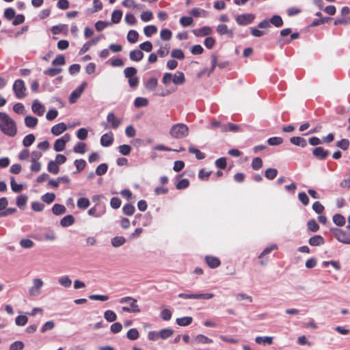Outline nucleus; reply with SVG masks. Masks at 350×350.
I'll return each mask as SVG.
<instances>
[{
  "label": "nucleus",
  "instance_id": "nucleus-14",
  "mask_svg": "<svg viewBox=\"0 0 350 350\" xmlns=\"http://www.w3.org/2000/svg\"><path fill=\"white\" fill-rule=\"evenodd\" d=\"M213 32L211 27L208 26H204L200 29H194L193 34L197 37H202L211 35Z\"/></svg>",
  "mask_w": 350,
  "mask_h": 350
},
{
  "label": "nucleus",
  "instance_id": "nucleus-33",
  "mask_svg": "<svg viewBox=\"0 0 350 350\" xmlns=\"http://www.w3.org/2000/svg\"><path fill=\"white\" fill-rule=\"evenodd\" d=\"M58 282L62 286L65 288H69L72 284L71 279L67 275L59 278Z\"/></svg>",
  "mask_w": 350,
  "mask_h": 350
},
{
  "label": "nucleus",
  "instance_id": "nucleus-23",
  "mask_svg": "<svg viewBox=\"0 0 350 350\" xmlns=\"http://www.w3.org/2000/svg\"><path fill=\"white\" fill-rule=\"evenodd\" d=\"M313 154L319 159H323L328 155V151L325 150L322 147H317L314 149Z\"/></svg>",
  "mask_w": 350,
  "mask_h": 350
},
{
  "label": "nucleus",
  "instance_id": "nucleus-29",
  "mask_svg": "<svg viewBox=\"0 0 350 350\" xmlns=\"http://www.w3.org/2000/svg\"><path fill=\"white\" fill-rule=\"evenodd\" d=\"M290 141L293 144L302 148L305 147L307 144L306 139L301 137H293Z\"/></svg>",
  "mask_w": 350,
  "mask_h": 350
},
{
  "label": "nucleus",
  "instance_id": "nucleus-21",
  "mask_svg": "<svg viewBox=\"0 0 350 350\" xmlns=\"http://www.w3.org/2000/svg\"><path fill=\"white\" fill-rule=\"evenodd\" d=\"M193 341L198 344H210L213 342V340L211 338H208L207 336L203 334H198Z\"/></svg>",
  "mask_w": 350,
  "mask_h": 350
},
{
  "label": "nucleus",
  "instance_id": "nucleus-51",
  "mask_svg": "<svg viewBox=\"0 0 350 350\" xmlns=\"http://www.w3.org/2000/svg\"><path fill=\"white\" fill-rule=\"evenodd\" d=\"M85 144L83 142H78L73 148V150L76 153L84 154L85 152Z\"/></svg>",
  "mask_w": 350,
  "mask_h": 350
},
{
  "label": "nucleus",
  "instance_id": "nucleus-6",
  "mask_svg": "<svg viewBox=\"0 0 350 350\" xmlns=\"http://www.w3.org/2000/svg\"><path fill=\"white\" fill-rule=\"evenodd\" d=\"M42 153L39 150H33L30 154V170L33 172L38 173L42 168V163L40 162Z\"/></svg>",
  "mask_w": 350,
  "mask_h": 350
},
{
  "label": "nucleus",
  "instance_id": "nucleus-28",
  "mask_svg": "<svg viewBox=\"0 0 350 350\" xmlns=\"http://www.w3.org/2000/svg\"><path fill=\"white\" fill-rule=\"evenodd\" d=\"M173 334L174 331L170 328H165L159 332V338L164 340L170 338Z\"/></svg>",
  "mask_w": 350,
  "mask_h": 350
},
{
  "label": "nucleus",
  "instance_id": "nucleus-64",
  "mask_svg": "<svg viewBox=\"0 0 350 350\" xmlns=\"http://www.w3.org/2000/svg\"><path fill=\"white\" fill-rule=\"evenodd\" d=\"M110 23L107 21H98L95 24V28L98 31H102L109 26Z\"/></svg>",
  "mask_w": 350,
  "mask_h": 350
},
{
  "label": "nucleus",
  "instance_id": "nucleus-58",
  "mask_svg": "<svg viewBox=\"0 0 350 350\" xmlns=\"http://www.w3.org/2000/svg\"><path fill=\"white\" fill-rule=\"evenodd\" d=\"M108 169V166L106 163L100 164L96 169V174L98 176H102L105 174Z\"/></svg>",
  "mask_w": 350,
  "mask_h": 350
},
{
  "label": "nucleus",
  "instance_id": "nucleus-55",
  "mask_svg": "<svg viewBox=\"0 0 350 350\" xmlns=\"http://www.w3.org/2000/svg\"><path fill=\"white\" fill-rule=\"evenodd\" d=\"M236 299L238 301H246L248 303H252L253 301L252 297L250 295L243 293H238Z\"/></svg>",
  "mask_w": 350,
  "mask_h": 350
},
{
  "label": "nucleus",
  "instance_id": "nucleus-12",
  "mask_svg": "<svg viewBox=\"0 0 350 350\" xmlns=\"http://www.w3.org/2000/svg\"><path fill=\"white\" fill-rule=\"evenodd\" d=\"M255 15L253 14H243L238 15L235 20L240 25H247L253 22Z\"/></svg>",
  "mask_w": 350,
  "mask_h": 350
},
{
  "label": "nucleus",
  "instance_id": "nucleus-61",
  "mask_svg": "<svg viewBox=\"0 0 350 350\" xmlns=\"http://www.w3.org/2000/svg\"><path fill=\"white\" fill-rule=\"evenodd\" d=\"M153 18V14L151 11H145L143 12L141 14V19L144 22H148L151 21Z\"/></svg>",
  "mask_w": 350,
  "mask_h": 350
},
{
  "label": "nucleus",
  "instance_id": "nucleus-1",
  "mask_svg": "<svg viewBox=\"0 0 350 350\" xmlns=\"http://www.w3.org/2000/svg\"><path fill=\"white\" fill-rule=\"evenodd\" d=\"M0 130L9 137H14L17 133L15 121L4 112H0Z\"/></svg>",
  "mask_w": 350,
  "mask_h": 350
},
{
  "label": "nucleus",
  "instance_id": "nucleus-25",
  "mask_svg": "<svg viewBox=\"0 0 350 350\" xmlns=\"http://www.w3.org/2000/svg\"><path fill=\"white\" fill-rule=\"evenodd\" d=\"M75 222V218L71 215H68L65 217H64L61 221L60 224L63 227H68L71 225H72Z\"/></svg>",
  "mask_w": 350,
  "mask_h": 350
},
{
  "label": "nucleus",
  "instance_id": "nucleus-3",
  "mask_svg": "<svg viewBox=\"0 0 350 350\" xmlns=\"http://www.w3.org/2000/svg\"><path fill=\"white\" fill-rule=\"evenodd\" d=\"M188 126L183 123L175 124L170 129V135L174 139H183L189 135Z\"/></svg>",
  "mask_w": 350,
  "mask_h": 350
},
{
  "label": "nucleus",
  "instance_id": "nucleus-24",
  "mask_svg": "<svg viewBox=\"0 0 350 350\" xmlns=\"http://www.w3.org/2000/svg\"><path fill=\"white\" fill-rule=\"evenodd\" d=\"M192 321H193V318L191 317H183L177 318L176 319V323L179 326H183V327L187 326V325H190L192 323Z\"/></svg>",
  "mask_w": 350,
  "mask_h": 350
},
{
  "label": "nucleus",
  "instance_id": "nucleus-10",
  "mask_svg": "<svg viewBox=\"0 0 350 350\" xmlns=\"http://www.w3.org/2000/svg\"><path fill=\"white\" fill-rule=\"evenodd\" d=\"M334 237L340 243L350 245V234L341 230L335 229L334 230Z\"/></svg>",
  "mask_w": 350,
  "mask_h": 350
},
{
  "label": "nucleus",
  "instance_id": "nucleus-31",
  "mask_svg": "<svg viewBox=\"0 0 350 350\" xmlns=\"http://www.w3.org/2000/svg\"><path fill=\"white\" fill-rule=\"evenodd\" d=\"M189 13L194 17H206L207 16V12L206 10L198 8L191 10Z\"/></svg>",
  "mask_w": 350,
  "mask_h": 350
},
{
  "label": "nucleus",
  "instance_id": "nucleus-20",
  "mask_svg": "<svg viewBox=\"0 0 350 350\" xmlns=\"http://www.w3.org/2000/svg\"><path fill=\"white\" fill-rule=\"evenodd\" d=\"M158 85V80L154 77L148 79L145 83V88L149 91H153L156 89Z\"/></svg>",
  "mask_w": 350,
  "mask_h": 350
},
{
  "label": "nucleus",
  "instance_id": "nucleus-54",
  "mask_svg": "<svg viewBox=\"0 0 350 350\" xmlns=\"http://www.w3.org/2000/svg\"><path fill=\"white\" fill-rule=\"evenodd\" d=\"M126 336L129 339L134 340L139 338V332L135 328L130 329L126 334Z\"/></svg>",
  "mask_w": 350,
  "mask_h": 350
},
{
  "label": "nucleus",
  "instance_id": "nucleus-62",
  "mask_svg": "<svg viewBox=\"0 0 350 350\" xmlns=\"http://www.w3.org/2000/svg\"><path fill=\"white\" fill-rule=\"evenodd\" d=\"M55 327V323L53 321L46 322L41 328V332L44 333L46 331L51 330Z\"/></svg>",
  "mask_w": 350,
  "mask_h": 350
},
{
  "label": "nucleus",
  "instance_id": "nucleus-13",
  "mask_svg": "<svg viewBox=\"0 0 350 350\" xmlns=\"http://www.w3.org/2000/svg\"><path fill=\"white\" fill-rule=\"evenodd\" d=\"M107 120L111 124V128L117 129L122 123L120 119L118 118L113 113H109L107 114Z\"/></svg>",
  "mask_w": 350,
  "mask_h": 350
},
{
  "label": "nucleus",
  "instance_id": "nucleus-36",
  "mask_svg": "<svg viewBox=\"0 0 350 350\" xmlns=\"http://www.w3.org/2000/svg\"><path fill=\"white\" fill-rule=\"evenodd\" d=\"M36 140V137L33 134H29L26 135L23 139V145L25 147H29L32 145Z\"/></svg>",
  "mask_w": 350,
  "mask_h": 350
},
{
  "label": "nucleus",
  "instance_id": "nucleus-39",
  "mask_svg": "<svg viewBox=\"0 0 350 350\" xmlns=\"http://www.w3.org/2000/svg\"><path fill=\"white\" fill-rule=\"evenodd\" d=\"M139 34L135 30H130L127 34V40L130 43H135L138 40Z\"/></svg>",
  "mask_w": 350,
  "mask_h": 350
},
{
  "label": "nucleus",
  "instance_id": "nucleus-41",
  "mask_svg": "<svg viewBox=\"0 0 350 350\" xmlns=\"http://www.w3.org/2000/svg\"><path fill=\"white\" fill-rule=\"evenodd\" d=\"M269 22L276 27H280L283 25V21L279 15L273 16Z\"/></svg>",
  "mask_w": 350,
  "mask_h": 350
},
{
  "label": "nucleus",
  "instance_id": "nucleus-49",
  "mask_svg": "<svg viewBox=\"0 0 350 350\" xmlns=\"http://www.w3.org/2000/svg\"><path fill=\"white\" fill-rule=\"evenodd\" d=\"M122 16V12L120 10H114L111 14V21L113 23H118L120 21Z\"/></svg>",
  "mask_w": 350,
  "mask_h": 350
},
{
  "label": "nucleus",
  "instance_id": "nucleus-48",
  "mask_svg": "<svg viewBox=\"0 0 350 350\" xmlns=\"http://www.w3.org/2000/svg\"><path fill=\"white\" fill-rule=\"evenodd\" d=\"M47 170L49 172L57 174L59 172V168L55 161H50L48 163Z\"/></svg>",
  "mask_w": 350,
  "mask_h": 350
},
{
  "label": "nucleus",
  "instance_id": "nucleus-50",
  "mask_svg": "<svg viewBox=\"0 0 350 350\" xmlns=\"http://www.w3.org/2000/svg\"><path fill=\"white\" fill-rule=\"evenodd\" d=\"M171 56L175 59H183L185 57V54L181 49H173L172 51Z\"/></svg>",
  "mask_w": 350,
  "mask_h": 350
},
{
  "label": "nucleus",
  "instance_id": "nucleus-22",
  "mask_svg": "<svg viewBox=\"0 0 350 350\" xmlns=\"http://www.w3.org/2000/svg\"><path fill=\"white\" fill-rule=\"evenodd\" d=\"M130 59L132 61L139 62L144 57V53L140 50H133L130 52Z\"/></svg>",
  "mask_w": 350,
  "mask_h": 350
},
{
  "label": "nucleus",
  "instance_id": "nucleus-18",
  "mask_svg": "<svg viewBox=\"0 0 350 350\" xmlns=\"http://www.w3.org/2000/svg\"><path fill=\"white\" fill-rule=\"evenodd\" d=\"M66 129H67V126H66V124L64 122H61V123L54 125L51 128V133L54 135L58 136V135H61L62 133H63Z\"/></svg>",
  "mask_w": 350,
  "mask_h": 350
},
{
  "label": "nucleus",
  "instance_id": "nucleus-19",
  "mask_svg": "<svg viewBox=\"0 0 350 350\" xmlns=\"http://www.w3.org/2000/svg\"><path fill=\"white\" fill-rule=\"evenodd\" d=\"M273 336H257L255 338V342L257 344H262L264 345H270L273 344Z\"/></svg>",
  "mask_w": 350,
  "mask_h": 350
},
{
  "label": "nucleus",
  "instance_id": "nucleus-35",
  "mask_svg": "<svg viewBox=\"0 0 350 350\" xmlns=\"http://www.w3.org/2000/svg\"><path fill=\"white\" fill-rule=\"evenodd\" d=\"M53 214L56 215H62L66 213V208L64 205L59 204H55L52 208Z\"/></svg>",
  "mask_w": 350,
  "mask_h": 350
},
{
  "label": "nucleus",
  "instance_id": "nucleus-11",
  "mask_svg": "<svg viewBox=\"0 0 350 350\" xmlns=\"http://www.w3.org/2000/svg\"><path fill=\"white\" fill-rule=\"evenodd\" d=\"M70 140V135L69 134H65L61 138L55 140L54 143V150L56 152H61L64 150L66 144Z\"/></svg>",
  "mask_w": 350,
  "mask_h": 350
},
{
  "label": "nucleus",
  "instance_id": "nucleus-17",
  "mask_svg": "<svg viewBox=\"0 0 350 350\" xmlns=\"http://www.w3.org/2000/svg\"><path fill=\"white\" fill-rule=\"evenodd\" d=\"M31 109L33 112L39 116H42L44 112V107L38 100L33 102Z\"/></svg>",
  "mask_w": 350,
  "mask_h": 350
},
{
  "label": "nucleus",
  "instance_id": "nucleus-43",
  "mask_svg": "<svg viewBox=\"0 0 350 350\" xmlns=\"http://www.w3.org/2000/svg\"><path fill=\"white\" fill-rule=\"evenodd\" d=\"M333 221L336 225L342 226L345 224V218L340 214H336L333 217Z\"/></svg>",
  "mask_w": 350,
  "mask_h": 350
},
{
  "label": "nucleus",
  "instance_id": "nucleus-30",
  "mask_svg": "<svg viewBox=\"0 0 350 350\" xmlns=\"http://www.w3.org/2000/svg\"><path fill=\"white\" fill-rule=\"evenodd\" d=\"M239 130V126L237 124H234L232 123H228L225 125H223L221 127V131L222 132L232 131V132H237Z\"/></svg>",
  "mask_w": 350,
  "mask_h": 350
},
{
  "label": "nucleus",
  "instance_id": "nucleus-4",
  "mask_svg": "<svg viewBox=\"0 0 350 350\" xmlns=\"http://www.w3.org/2000/svg\"><path fill=\"white\" fill-rule=\"evenodd\" d=\"M120 304H127L129 306H123V312L128 313H139L141 310L137 304V300L132 297H124L119 299Z\"/></svg>",
  "mask_w": 350,
  "mask_h": 350
},
{
  "label": "nucleus",
  "instance_id": "nucleus-37",
  "mask_svg": "<svg viewBox=\"0 0 350 350\" xmlns=\"http://www.w3.org/2000/svg\"><path fill=\"white\" fill-rule=\"evenodd\" d=\"M104 318L108 322H113L117 319L116 314L111 310H107L104 312Z\"/></svg>",
  "mask_w": 350,
  "mask_h": 350
},
{
  "label": "nucleus",
  "instance_id": "nucleus-2",
  "mask_svg": "<svg viewBox=\"0 0 350 350\" xmlns=\"http://www.w3.org/2000/svg\"><path fill=\"white\" fill-rule=\"evenodd\" d=\"M185 82V75L180 71H176L174 74L166 72L163 75L162 78V83L165 85H168L171 83L176 85H183Z\"/></svg>",
  "mask_w": 350,
  "mask_h": 350
},
{
  "label": "nucleus",
  "instance_id": "nucleus-8",
  "mask_svg": "<svg viewBox=\"0 0 350 350\" xmlns=\"http://www.w3.org/2000/svg\"><path fill=\"white\" fill-rule=\"evenodd\" d=\"M13 90L18 98H23L26 96V88L25 83L21 79H17L13 84Z\"/></svg>",
  "mask_w": 350,
  "mask_h": 350
},
{
  "label": "nucleus",
  "instance_id": "nucleus-9",
  "mask_svg": "<svg viewBox=\"0 0 350 350\" xmlns=\"http://www.w3.org/2000/svg\"><path fill=\"white\" fill-rule=\"evenodd\" d=\"M88 83L85 81H84L78 88L74 90L68 98L69 103L71 104L75 103L77 101V100L81 97L83 92L84 91Z\"/></svg>",
  "mask_w": 350,
  "mask_h": 350
},
{
  "label": "nucleus",
  "instance_id": "nucleus-63",
  "mask_svg": "<svg viewBox=\"0 0 350 350\" xmlns=\"http://www.w3.org/2000/svg\"><path fill=\"white\" fill-rule=\"evenodd\" d=\"M267 142L270 146H278L283 142V139L280 137H273L269 138Z\"/></svg>",
  "mask_w": 350,
  "mask_h": 350
},
{
  "label": "nucleus",
  "instance_id": "nucleus-15",
  "mask_svg": "<svg viewBox=\"0 0 350 350\" xmlns=\"http://www.w3.org/2000/svg\"><path fill=\"white\" fill-rule=\"evenodd\" d=\"M113 142V135L112 133L103 134L100 137V144L103 147H108L112 144Z\"/></svg>",
  "mask_w": 350,
  "mask_h": 350
},
{
  "label": "nucleus",
  "instance_id": "nucleus-40",
  "mask_svg": "<svg viewBox=\"0 0 350 350\" xmlns=\"http://www.w3.org/2000/svg\"><path fill=\"white\" fill-rule=\"evenodd\" d=\"M62 72L61 68H50L44 70V74L50 77H54Z\"/></svg>",
  "mask_w": 350,
  "mask_h": 350
},
{
  "label": "nucleus",
  "instance_id": "nucleus-16",
  "mask_svg": "<svg viewBox=\"0 0 350 350\" xmlns=\"http://www.w3.org/2000/svg\"><path fill=\"white\" fill-rule=\"evenodd\" d=\"M216 30L220 36L226 35L229 37H232L233 36L232 29H229L227 25L224 24L218 25Z\"/></svg>",
  "mask_w": 350,
  "mask_h": 350
},
{
  "label": "nucleus",
  "instance_id": "nucleus-47",
  "mask_svg": "<svg viewBox=\"0 0 350 350\" xmlns=\"http://www.w3.org/2000/svg\"><path fill=\"white\" fill-rule=\"evenodd\" d=\"M157 28L154 25H148L144 29V34L148 37H150L152 35L157 33Z\"/></svg>",
  "mask_w": 350,
  "mask_h": 350
},
{
  "label": "nucleus",
  "instance_id": "nucleus-46",
  "mask_svg": "<svg viewBox=\"0 0 350 350\" xmlns=\"http://www.w3.org/2000/svg\"><path fill=\"white\" fill-rule=\"evenodd\" d=\"M20 245L24 249L32 248L34 245L33 241L29 239H22L19 243Z\"/></svg>",
  "mask_w": 350,
  "mask_h": 350
},
{
  "label": "nucleus",
  "instance_id": "nucleus-42",
  "mask_svg": "<svg viewBox=\"0 0 350 350\" xmlns=\"http://www.w3.org/2000/svg\"><path fill=\"white\" fill-rule=\"evenodd\" d=\"M77 206L79 208H87L90 205V202L87 198H81L77 200Z\"/></svg>",
  "mask_w": 350,
  "mask_h": 350
},
{
  "label": "nucleus",
  "instance_id": "nucleus-59",
  "mask_svg": "<svg viewBox=\"0 0 350 350\" xmlns=\"http://www.w3.org/2000/svg\"><path fill=\"white\" fill-rule=\"evenodd\" d=\"M189 151L190 153L194 154L198 159H202L205 157V154L196 148L189 147Z\"/></svg>",
  "mask_w": 350,
  "mask_h": 350
},
{
  "label": "nucleus",
  "instance_id": "nucleus-53",
  "mask_svg": "<svg viewBox=\"0 0 350 350\" xmlns=\"http://www.w3.org/2000/svg\"><path fill=\"white\" fill-rule=\"evenodd\" d=\"M10 185L12 190L16 193L21 191L23 189V187L21 184H18L16 183L14 177L11 178Z\"/></svg>",
  "mask_w": 350,
  "mask_h": 350
},
{
  "label": "nucleus",
  "instance_id": "nucleus-5",
  "mask_svg": "<svg viewBox=\"0 0 350 350\" xmlns=\"http://www.w3.org/2000/svg\"><path fill=\"white\" fill-rule=\"evenodd\" d=\"M44 282L40 278H34L31 280V286L28 289V294L31 297H37L42 292Z\"/></svg>",
  "mask_w": 350,
  "mask_h": 350
},
{
  "label": "nucleus",
  "instance_id": "nucleus-34",
  "mask_svg": "<svg viewBox=\"0 0 350 350\" xmlns=\"http://www.w3.org/2000/svg\"><path fill=\"white\" fill-rule=\"evenodd\" d=\"M38 119L33 116H26L25 118V125L29 128H33L35 127L38 124Z\"/></svg>",
  "mask_w": 350,
  "mask_h": 350
},
{
  "label": "nucleus",
  "instance_id": "nucleus-60",
  "mask_svg": "<svg viewBox=\"0 0 350 350\" xmlns=\"http://www.w3.org/2000/svg\"><path fill=\"white\" fill-rule=\"evenodd\" d=\"M55 199V195L53 193H47L42 196V200L47 204L53 202Z\"/></svg>",
  "mask_w": 350,
  "mask_h": 350
},
{
  "label": "nucleus",
  "instance_id": "nucleus-57",
  "mask_svg": "<svg viewBox=\"0 0 350 350\" xmlns=\"http://www.w3.org/2000/svg\"><path fill=\"white\" fill-rule=\"evenodd\" d=\"M172 31L167 29H162L160 33L161 38L165 41L170 40L172 38Z\"/></svg>",
  "mask_w": 350,
  "mask_h": 350
},
{
  "label": "nucleus",
  "instance_id": "nucleus-38",
  "mask_svg": "<svg viewBox=\"0 0 350 350\" xmlns=\"http://www.w3.org/2000/svg\"><path fill=\"white\" fill-rule=\"evenodd\" d=\"M125 242L126 239L123 237H115L111 240V245L115 247L122 245Z\"/></svg>",
  "mask_w": 350,
  "mask_h": 350
},
{
  "label": "nucleus",
  "instance_id": "nucleus-52",
  "mask_svg": "<svg viewBox=\"0 0 350 350\" xmlns=\"http://www.w3.org/2000/svg\"><path fill=\"white\" fill-rule=\"evenodd\" d=\"M28 321V318L25 315H18L15 319V323L18 326H24Z\"/></svg>",
  "mask_w": 350,
  "mask_h": 350
},
{
  "label": "nucleus",
  "instance_id": "nucleus-32",
  "mask_svg": "<svg viewBox=\"0 0 350 350\" xmlns=\"http://www.w3.org/2000/svg\"><path fill=\"white\" fill-rule=\"evenodd\" d=\"M148 105V100L144 97H137L134 100V105L137 108L146 107Z\"/></svg>",
  "mask_w": 350,
  "mask_h": 350
},
{
  "label": "nucleus",
  "instance_id": "nucleus-44",
  "mask_svg": "<svg viewBox=\"0 0 350 350\" xmlns=\"http://www.w3.org/2000/svg\"><path fill=\"white\" fill-rule=\"evenodd\" d=\"M28 198L25 195H20L16 198V205L20 208H23L27 202Z\"/></svg>",
  "mask_w": 350,
  "mask_h": 350
},
{
  "label": "nucleus",
  "instance_id": "nucleus-56",
  "mask_svg": "<svg viewBox=\"0 0 350 350\" xmlns=\"http://www.w3.org/2000/svg\"><path fill=\"white\" fill-rule=\"evenodd\" d=\"M278 174V170L275 168H269L265 171V177L267 179L272 180L275 178Z\"/></svg>",
  "mask_w": 350,
  "mask_h": 350
},
{
  "label": "nucleus",
  "instance_id": "nucleus-26",
  "mask_svg": "<svg viewBox=\"0 0 350 350\" xmlns=\"http://www.w3.org/2000/svg\"><path fill=\"white\" fill-rule=\"evenodd\" d=\"M323 243L324 239L320 235H315L309 239V244L312 246H319Z\"/></svg>",
  "mask_w": 350,
  "mask_h": 350
},
{
  "label": "nucleus",
  "instance_id": "nucleus-7",
  "mask_svg": "<svg viewBox=\"0 0 350 350\" xmlns=\"http://www.w3.org/2000/svg\"><path fill=\"white\" fill-rule=\"evenodd\" d=\"M126 78L129 79V86L132 88H136L139 84V79L136 76L137 70L134 67H127L124 70Z\"/></svg>",
  "mask_w": 350,
  "mask_h": 350
},
{
  "label": "nucleus",
  "instance_id": "nucleus-45",
  "mask_svg": "<svg viewBox=\"0 0 350 350\" xmlns=\"http://www.w3.org/2000/svg\"><path fill=\"white\" fill-rule=\"evenodd\" d=\"M25 347V344L23 341L16 340L9 347V350H23Z\"/></svg>",
  "mask_w": 350,
  "mask_h": 350
},
{
  "label": "nucleus",
  "instance_id": "nucleus-27",
  "mask_svg": "<svg viewBox=\"0 0 350 350\" xmlns=\"http://www.w3.org/2000/svg\"><path fill=\"white\" fill-rule=\"evenodd\" d=\"M206 261L208 266L212 269L219 267L221 263L219 258L213 256H207L206 258Z\"/></svg>",
  "mask_w": 350,
  "mask_h": 350
}]
</instances>
